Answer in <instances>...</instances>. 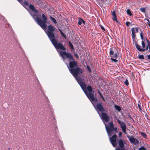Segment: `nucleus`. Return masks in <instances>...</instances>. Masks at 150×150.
<instances>
[{
    "mask_svg": "<svg viewBox=\"0 0 150 150\" xmlns=\"http://www.w3.org/2000/svg\"><path fill=\"white\" fill-rule=\"evenodd\" d=\"M74 55L77 58H79V56L77 54L74 53Z\"/></svg>",
    "mask_w": 150,
    "mask_h": 150,
    "instance_id": "a19ab883",
    "label": "nucleus"
},
{
    "mask_svg": "<svg viewBox=\"0 0 150 150\" xmlns=\"http://www.w3.org/2000/svg\"><path fill=\"white\" fill-rule=\"evenodd\" d=\"M42 20L40 18L36 17L35 21L38 24L43 30L46 29L47 28L46 23H47V18L44 14L42 15Z\"/></svg>",
    "mask_w": 150,
    "mask_h": 150,
    "instance_id": "39448f33",
    "label": "nucleus"
},
{
    "mask_svg": "<svg viewBox=\"0 0 150 150\" xmlns=\"http://www.w3.org/2000/svg\"><path fill=\"white\" fill-rule=\"evenodd\" d=\"M114 106L115 108L118 111L120 112L121 111V108L119 105H115Z\"/></svg>",
    "mask_w": 150,
    "mask_h": 150,
    "instance_id": "412c9836",
    "label": "nucleus"
},
{
    "mask_svg": "<svg viewBox=\"0 0 150 150\" xmlns=\"http://www.w3.org/2000/svg\"><path fill=\"white\" fill-rule=\"evenodd\" d=\"M130 24V23L129 22L127 21L126 22V24L127 26H129Z\"/></svg>",
    "mask_w": 150,
    "mask_h": 150,
    "instance_id": "4c0bfd02",
    "label": "nucleus"
},
{
    "mask_svg": "<svg viewBox=\"0 0 150 150\" xmlns=\"http://www.w3.org/2000/svg\"><path fill=\"white\" fill-rule=\"evenodd\" d=\"M122 133L121 132H119V136L120 137H122Z\"/></svg>",
    "mask_w": 150,
    "mask_h": 150,
    "instance_id": "37998d69",
    "label": "nucleus"
},
{
    "mask_svg": "<svg viewBox=\"0 0 150 150\" xmlns=\"http://www.w3.org/2000/svg\"><path fill=\"white\" fill-rule=\"evenodd\" d=\"M114 18H113V20L114 21H115V20L117 19L116 16L115 17H114Z\"/></svg>",
    "mask_w": 150,
    "mask_h": 150,
    "instance_id": "4d7b16f0",
    "label": "nucleus"
},
{
    "mask_svg": "<svg viewBox=\"0 0 150 150\" xmlns=\"http://www.w3.org/2000/svg\"><path fill=\"white\" fill-rule=\"evenodd\" d=\"M33 1L36 4H37L38 3L37 0H34Z\"/></svg>",
    "mask_w": 150,
    "mask_h": 150,
    "instance_id": "864d4df0",
    "label": "nucleus"
},
{
    "mask_svg": "<svg viewBox=\"0 0 150 150\" xmlns=\"http://www.w3.org/2000/svg\"><path fill=\"white\" fill-rule=\"evenodd\" d=\"M139 9L140 10H141V8H139Z\"/></svg>",
    "mask_w": 150,
    "mask_h": 150,
    "instance_id": "774afa93",
    "label": "nucleus"
},
{
    "mask_svg": "<svg viewBox=\"0 0 150 150\" xmlns=\"http://www.w3.org/2000/svg\"><path fill=\"white\" fill-rule=\"evenodd\" d=\"M141 135L144 138H147V135L144 133L141 132Z\"/></svg>",
    "mask_w": 150,
    "mask_h": 150,
    "instance_id": "cd10ccee",
    "label": "nucleus"
},
{
    "mask_svg": "<svg viewBox=\"0 0 150 150\" xmlns=\"http://www.w3.org/2000/svg\"><path fill=\"white\" fill-rule=\"evenodd\" d=\"M127 137L129 139L130 142L131 143H133L134 145H137L139 144L138 141L136 138L134 137L133 136H129L128 135H127Z\"/></svg>",
    "mask_w": 150,
    "mask_h": 150,
    "instance_id": "ddd939ff",
    "label": "nucleus"
},
{
    "mask_svg": "<svg viewBox=\"0 0 150 150\" xmlns=\"http://www.w3.org/2000/svg\"><path fill=\"white\" fill-rule=\"evenodd\" d=\"M60 33L61 35L62 36H63L64 34V33L62 32H62H60Z\"/></svg>",
    "mask_w": 150,
    "mask_h": 150,
    "instance_id": "6e6d98bb",
    "label": "nucleus"
},
{
    "mask_svg": "<svg viewBox=\"0 0 150 150\" xmlns=\"http://www.w3.org/2000/svg\"><path fill=\"white\" fill-rule=\"evenodd\" d=\"M126 12L127 14L128 15L130 16H132V15L131 11L129 9H127Z\"/></svg>",
    "mask_w": 150,
    "mask_h": 150,
    "instance_id": "393cba45",
    "label": "nucleus"
},
{
    "mask_svg": "<svg viewBox=\"0 0 150 150\" xmlns=\"http://www.w3.org/2000/svg\"><path fill=\"white\" fill-rule=\"evenodd\" d=\"M144 59V57L143 55H141V59Z\"/></svg>",
    "mask_w": 150,
    "mask_h": 150,
    "instance_id": "5fc2aeb1",
    "label": "nucleus"
},
{
    "mask_svg": "<svg viewBox=\"0 0 150 150\" xmlns=\"http://www.w3.org/2000/svg\"><path fill=\"white\" fill-rule=\"evenodd\" d=\"M133 41V44L134 45H135V43H137V42L136 41L135 39H134V40H132Z\"/></svg>",
    "mask_w": 150,
    "mask_h": 150,
    "instance_id": "ea45409f",
    "label": "nucleus"
},
{
    "mask_svg": "<svg viewBox=\"0 0 150 150\" xmlns=\"http://www.w3.org/2000/svg\"><path fill=\"white\" fill-rule=\"evenodd\" d=\"M86 67H87V68L88 69V71L89 72H91V69L90 68V67L88 65H87Z\"/></svg>",
    "mask_w": 150,
    "mask_h": 150,
    "instance_id": "72a5a7b5",
    "label": "nucleus"
},
{
    "mask_svg": "<svg viewBox=\"0 0 150 150\" xmlns=\"http://www.w3.org/2000/svg\"><path fill=\"white\" fill-rule=\"evenodd\" d=\"M62 36L64 37V38H65V40L67 39V37L65 35H64V34Z\"/></svg>",
    "mask_w": 150,
    "mask_h": 150,
    "instance_id": "49530a36",
    "label": "nucleus"
},
{
    "mask_svg": "<svg viewBox=\"0 0 150 150\" xmlns=\"http://www.w3.org/2000/svg\"><path fill=\"white\" fill-rule=\"evenodd\" d=\"M100 117L103 122H107L110 120L109 115L106 112H102Z\"/></svg>",
    "mask_w": 150,
    "mask_h": 150,
    "instance_id": "f8f14e48",
    "label": "nucleus"
},
{
    "mask_svg": "<svg viewBox=\"0 0 150 150\" xmlns=\"http://www.w3.org/2000/svg\"><path fill=\"white\" fill-rule=\"evenodd\" d=\"M116 50H117L116 48L115 47H113L110 49L109 54L111 57H112V55H113L114 52H115Z\"/></svg>",
    "mask_w": 150,
    "mask_h": 150,
    "instance_id": "2eb2a0df",
    "label": "nucleus"
},
{
    "mask_svg": "<svg viewBox=\"0 0 150 150\" xmlns=\"http://www.w3.org/2000/svg\"><path fill=\"white\" fill-rule=\"evenodd\" d=\"M76 81L88 98L90 94H93L92 93L93 89L92 87L90 85H88L86 87L85 83L82 81L81 78H78Z\"/></svg>",
    "mask_w": 150,
    "mask_h": 150,
    "instance_id": "20e7f679",
    "label": "nucleus"
},
{
    "mask_svg": "<svg viewBox=\"0 0 150 150\" xmlns=\"http://www.w3.org/2000/svg\"><path fill=\"white\" fill-rule=\"evenodd\" d=\"M124 83L127 86L129 85V82L127 79H126L125 81L124 82Z\"/></svg>",
    "mask_w": 150,
    "mask_h": 150,
    "instance_id": "c756f323",
    "label": "nucleus"
},
{
    "mask_svg": "<svg viewBox=\"0 0 150 150\" xmlns=\"http://www.w3.org/2000/svg\"><path fill=\"white\" fill-rule=\"evenodd\" d=\"M55 31V28L52 25H50L48 26V30L46 33L50 41L55 39L54 33Z\"/></svg>",
    "mask_w": 150,
    "mask_h": 150,
    "instance_id": "423d86ee",
    "label": "nucleus"
},
{
    "mask_svg": "<svg viewBox=\"0 0 150 150\" xmlns=\"http://www.w3.org/2000/svg\"><path fill=\"white\" fill-rule=\"evenodd\" d=\"M141 150H147V149L143 146H141Z\"/></svg>",
    "mask_w": 150,
    "mask_h": 150,
    "instance_id": "79ce46f5",
    "label": "nucleus"
},
{
    "mask_svg": "<svg viewBox=\"0 0 150 150\" xmlns=\"http://www.w3.org/2000/svg\"><path fill=\"white\" fill-rule=\"evenodd\" d=\"M138 53H139V55L138 56V58L139 59H141V54H140L139 53V52H138Z\"/></svg>",
    "mask_w": 150,
    "mask_h": 150,
    "instance_id": "3c124183",
    "label": "nucleus"
},
{
    "mask_svg": "<svg viewBox=\"0 0 150 150\" xmlns=\"http://www.w3.org/2000/svg\"><path fill=\"white\" fill-rule=\"evenodd\" d=\"M141 39L142 40V48H141V52H144L145 50H147L148 49V47L147 45L145 46V42L146 41L147 42V41L149 40L146 38L143 37V35L141 33Z\"/></svg>",
    "mask_w": 150,
    "mask_h": 150,
    "instance_id": "9d476101",
    "label": "nucleus"
},
{
    "mask_svg": "<svg viewBox=\"0 0 150 150\" xmlns=\"http://www.w3.org/2000/svg\"><path fill=\"white\" fill-rule=\"evenodd\" d=\"M128 116L129 118H130V119H131L132 118L131 116L130 115H128Z\"/></svg>",
    "mask_w": 150,
    "mask_h": 150,
    "instance_id": "13d9d810",
    "label": "nucleus"
},
{
    "mask_svg": "<svg viewBox=\"0 0 150 150\" xmlns=\"http://www.w3.org/2000/svg\"><path fill=\"white\" fill-rule=\"evenodd\" d=\"M114 131L116 132H117V128L116 127H114L113 128V132Z\"/></svg>",
    "mask_w": 150,
    "mask_h": 150,
    "instance_id": "c9c22d12",
    "label": "nucleus"
},
{
    "mask_svg": "<svg viewBox=\"0 0 150 150\" xmlns=\"http://www.w3.org/2000/svg\"><path fill=\"white\" fill-rule=\"evenodd\" d=\"M132 30V40L135 39L136 35L135 34V29L133 27L131 28Z\"/></svg>",
    "mask_w": 150,
    "mask_h": 150,
    "instance_id": "a211bd4d",
    "label": "nucleus"
},
{
    "mask_svg": "<svg viewBox=\"0 0 150 150\" xmlns=\"http://www.w3.org/2000/svg\"><path fill=\"white\" fill-rule=\"evenodd\" d=\"M134 150H136L135 149V148H134Z\"/></svg>",
    "mask_w": 150,
    "mask_h": 150,
    "instance_id": "69168bd1",
    "label": "nucleus"
},
{
    "mask_svg": "<svg viewBox=\"0 0 150 150\" xmlns=\"http://www.w3.org/2000/svg\"><path fill=\"white\" fill-rule=\"evenodd\" d=\"M149 26L150 27V24H149Z\"/></svg>",
    "mask_w": 150,
    "mask_h": 150,
    "instance_id": "338daca9",
    "label": "nucleus"
},
{
    "mask_svg": "<svg viewBox=\"0 0 150 150\" xmlns=\"http://www.w3.org/2000/svg\"><path fill=\"white\" fill-rule=\"evenodd\" d=\"M115 53L114 54L112 55V57L116 58H117V55L118 54V52L117 50H116V51Z\"/></svg>",
    "mask_w": 150,
    "mask_h": 150,
    "instance_id": "5701e85b",
    "label": "nucleus"
},
{
    "mask_svg": "<svg viewBox=\"0 0 150 150\" xmlns=\"http://www.w3.org/2000/svg\"><path fill=\"white\" fill-rule=\"evenodd\" d=\"M148 47H149V51L150 52V42L149 40L147 41Z\"/></svg>",
    "mask_w": 150,
    "mask_h": 150,
    "instance_id": "473e14b6",
    "label": "nucleus"
},
{
    "mask_svg": "<svg viewBox=\"0 0 150 150\" xmlns=\"http://www.w3.org/2000/svg\"><path fill=\"white\" fill-rule=\"evenodd\" d=\"M110 59L112 61H113L115 62H117L118 61V60L117 59L113 58L112 57H111Z\"/></svg>",
    "mask_w": 150,
    "mask_h": 150,
    "instance_id": "2f4dec72",
    "label": "nucleus"
},
{
    "mask_svg": "<svg viewBox=\"0 0 150 150\" xmlns=\"http://www.w3.org/2000/svg\"><path fill=\"white\" fill-rule=\"evenodd\" d=\"M109 139L110 143L113 147H115L117 145V135L115 134H113L111 137L109 136Z\"/></svg>",
    "mask_w": 150,
    "mask_h": 150,
    "instance_id": "9b49d317",
    "label": "nucleus"
},
{
    "mask_svg": "<svg viewBox=\"0 0 150 150\" xmlns=\"http://www.w3.org/2000/svg\"><path fill=\"white\" fill-rule=\"evenodd\" d=\"M147 57V59L150 60V54L148 55Z\"/></svg>",
    "mask_w": 150,
    "mask_h": 150,
    "instance_id": "603ef678",
    "label": "nucleus"
},
{
    "mask_svg": "<svg viewBox=\"0 0 150 150\" xmlns=\"http://www.w3.org/2000/svg\"><path fill=\"white\" fill-rule=\"evenodd\" d=\"M65 57V59H62L67 65L70 72L77 80V79L81 78L78 74L82 73V69L78 67L77 62L74 59L71 54H67Z\"/></svg>",
    "mask_w": 150,
    "mask_h": 150,
    "instance_id": "f257e3e1",
    "label": "nucleus"
},
{
    "mask_svg": "<svg viewBox=\"0 0 150 150\" xmlns=\"http://www.w3.org/2000/svg\"><path fill=\"white\" fill-rule=\"evenodd\" d=\"M135 46L137 49L139 51H141V47L139 45L138 43H135Z\"/></svg>",
    "mask_w": 150,
    "mask_h": 150,
    "instance_id": "4be33fe9",
    "label": "nucleus"
},
{
    "mask_svg": "<svg viewBox=\"0 0 150 150\" xmlns=\"http://www.w3.org/2000/svg\"><path fill=\"white\" fill-rule=\"evenodd\" d=\"M146 9L145 8H141V11L145 13Z\"/></svg>",
    "mask_w": 150,
    "mask_h": 150,
    "instance_id": "f704fd0d",
    "label": "nucleus"
},
{
    "mask_svg": "<svg viewBox=\"0 0 150 150\" xmlns=\"http://www.w3.org/2000/svg\"><path fill=\"white\" fill-rule=\"evenodd\" d=\"M116 21V22H117V23H118V21L117 20V19L116 20H115V21Z\"/></svg>",
    "mask_w": 150,
    "mask_h": 150,
    "instance_id": "680f3d73",
    "label": "nucleus"
},
{
    "mask_svg": "<svg viewBox=\"0 0 150 150\" xmlns=\"http://www.w3.org/2000/svg\"><path fill=\"white\" fill-rule=\"evenodd\" d=\"M135 33L136 32H137L138 30V29L137 28H136L135 29Z\"/></svg>",
    "mask_w": 150,
    "mask_h": 150,
    "instance_id": "de8ad7c7",
    "label": "nucleus"
},
{
    "mask_svg": "<svg viewBox=\"0 0 150 150\" xmlns=\"http://www.w3.org/2000/svg\"><path fill=\"white\" fill-rule=\"evenodd\" d=\"M88 98L90 100L93 105V103H96L98 101L97 98L94 97L93 94H90V96H88Z\"/></svg>",
    "mask_w": 150,
    "mask_h": 150,
    "instance_id": "4468645a",
    "label": "nucleus"
},
{
    "mask_svg": "<svg viewBox=\"0 0 150 150\" xmlns=\"http://www.w3.org/2000/svg\"><path fill=\"white\" fill-rule=\"evenodd\" d=\"M51 42L58 52H59V50H62L59 52V55L62 58V59H65L67 54H71L70 53L66 52V48L63 44L61 42H58L55 39Z\"/></svg>",
    "mask_w": 150,
    "mask_h": 150,
    "instance_id": "7ed1b4c3",
    "label": "nucleus"
},
{
    "mask_svg": "<svg viewBox=\"0 0 150 150\" xmlns=\"http://www.w3.org/2000/svg\"><path fill=\"white\" fill-rule=\"evenodd\" d=\"M119 146L115 149L116 150H127L128 146L125 141L122 139H119L118 142Z\"/></svg>",
    "mask_w": 150,
    "mask_h": 150,
    "instance_id": "0eeeda50",
    "label": "nucleus"
},
{
    "mask_svg": "<svg viewBox=\"0 0 150 150\" xmlns=\"http://www.w3.org/2000/svg\"><path fill=\"white\" fill-rule=\"evenodd\" d=\"M79 20L78 24L79 25H81L82 24L84 25L86 23V22L82 18H78Z\"/></svg>",
    "mask_w": 150,
    "mask_h": 150,
    "instance_id": "dca6fc26",
    "label": "nucleus"
},
{
    "mask_svg": "<svg viewBox=\"0 0 150 150\" xmlns=\"http://www.w3.org/2000/svg\"><path fill=\"white\" fill-rule=\"evenodd\" d=\"M112 16H113L114 17H115L116 16V15L115 11V10L113 11L112 13Z\"/></svg>",
    "mask_w": 150,
    "mask_h": 150,
    "instance_id": "7c9ffc66",
    "label": "nucleus"
},
{
    "mask_svg": "<svg viewBox=\"0 0 150 150\" xmlns=\"http://www.w3.org/2000/svg\"><path fill=\"white\" fill-rule=\"evenodd\" d=\"M142 114L143 115V117H144V116H145L147 119L148 120L149 118V117H148L147 114L143 110H142V109H141V115ZM141 116H142V115Z\"/></svg>",
    "mask_w": 150,
    "mask_h": 150,
    "instance_id": "aec40b11",
    "label": "nucleus"
},
{
    "mask_svg": "<svg viewBox=\"0 0 150 150\" xmlns=\"http://www.w3.org/2000/svg\"><path fill=\"white\" fill-rule=\"evenodd\" d=\"M46 100H47V103L48 104H49V100L48 99V98L47 97H46Z\"/></svg>",
    "mask_w": 150,
    "mask_h": 150,
    "instance_id": "09e8293b",
    "label": "nucleus"
},
{
    "mask_svg": "<svg viewBox=\"0 0 150 150\" xmlns=\"http://www.w3.org/2000/svg\"><path fill=\"white\" fill-rule=\"evenodd\" d=\"M50 20L54 23L55 25L57 26V25H58V24L57 23L56 20L51 16H50Z\"/></svg>",
    "mask_w": 150,
    "mask_h": 150,
    "instance_id": "6ab92c4d",
    "label": "nucleus"
},
{
    "mask_svg": "<svg viewBox=\"0 0 150 150\" xmlns=\"http://www.w3.org/2000/svg\"><path fill=\"white\" fill-rule=\"evenodd\" d=\"M93 105L100 116V115L99 112H101L102 113L105 111V109L103 107L102 103H97V104L96 103H93Z\"/></svg>",
    "mask_w": 150,
    "mask_h": 150,
    "instance_id": "6e6552de",
    "label": "nucleus"
},
{
    "mask_svg": "<svg viewBox=\"0 0 150 150\" xmlns=\"http://www.w3.org/2000/svg\"><path fill=\"white\" fill-rule=\"evenodd\" d=\"M8 26L9 29H10L11 32V33L12 34V32H13L12 30V29H11V25L9 23L8 24Z\"/></svg>",
    "mask_w": 150,
    "mask_h": 150,
    "instance_id": "e433bc0d",
    "label": "nucleus"
},
{
    "mask_svg": "<svg viewBox=\"0 0 150 150\" xmlns=\"http://www.w3.org/2000/svg\"><path fill=\"white\" fill-rule=\"evenodd\" d=\"M58 30L60 32H61L62 31V30L61 29H60L59 28L58 29Z\"/></svg>",
    "mask_w": 150,
    "mask_h": 150,
    "instance_id": "052dcab7",
    "label": "nucleus"
},
{
    "mask_svg": "<svg viewBox=\"0 0 150 150\" xmlns=\"http://www.w3.org/2000/svg\"><path fill=\"white\" fill-rule=\"evenodd\" d=\"M138 105L139 110L140 111H141V105L139 104V103H138Z\"/></svg>",
    "mask_w": 150,
    "mask_h": 150,
    "instance_id": "c03bdc74",
    "label": "nucleus"
},
{
    "mask_svg": "<svg viewBox=\"0 0 150 150\" xmlns=\"http://www.w3.org/2000/svg\"><path fill=\"white\" fill-rule=\"evenodd\" d=\"M98 93L100 95V97L102 98V99L103 100L104 102H105V99L104 98V97H103V95L102 94V93H101L100 92V91L99 90H98Z\"/></svg>",
    "mask_w": 150,
    "mask_h": 150,
    "instance_id": "a878e982",
    "label": "nucleus"
},
{
    "mask_svg": "<svg viewBox=\"0 0 150 150\" xmlns=\"http://www.w3.org/2000/svg\"><path fill=\"white\" fill-rule=\"evenodd\" d=\"M120 93H122V92H121V91H119V93H120V94H121V93H120Z\"/></svg>",
    "mask_w": 150,
    "mask_h": 150,
    "instance_id": "0e129e2a",
    "label": "nucleus"
},
{
    "mask_svg": "<svg viewBox=\"0 0 150 150\" xmlns=\"http://www.w3.org/2000/svg\"><path fill=\"white\" fill-rule=\"evenodd\" d=\"M57 130H58V129L57 127V126H56L55 127V133L53 135L54 137H57Z\"/></svg>",
    "mask_w": 150,
    "mask_h": 150,
    "instance_id": "b1692460",
    "label": "nucleus"
},
{
    "mask_svg": "<svg viewBox=\"0 0 150 150\" xmlns=\"http://www.w3.org/2000/svg\"><path fill=\"white\" fill-rule=\"evenodd\" d=\"M105 126L107 133L109 136H111L113 134V128L114 125L112 122L111 121L109 123V125H107V124H105Z\"/></svg>",
    "mask_w": 150,
    "mask_h": 150,
    "instance_id": "1a4fd4ad",
    "label": "nucleus"
},
{
    "mask_svg": "<svg viewBox=\"0 0 150 150\" xmlns=\"http://www.w3.org/2000/svg\"><path fill=\"white\" fill-rule=\"evenodd\" d=\"M114 116L115 118V119L118 122V123H120L121 122V121L120 120H119V119L117 117V116L115 115H114Z\"/></svg>",
    "mask_w": 150,
    "mask_h": 150,
    "instance_id": "c85d7f7f",
    "label": "nucleus"
},
{
    "mask_svg": "<svg viewBox=\"0 0 150 150\" xmlns=\"http://www.w3.org/2000/svg\"><path fill=\"white\" fill-rule=\"evenodd\" d=\"M119 124L122 130L123 129H126V125L123 122H121Z\"/></svg>",
    "mask_w": 150,
    "mask_h": 150,
    "instance_id": "f3484780",
    "label": "nucleus"
},
{
    "mask_svg": "<svg viewBox=\"0 0 150 150\" xmlns=\"http://www.w3.org/2000/svg\"><path fill=\"white\" fill-rule=\"evenodd\" d=\"M61 150H64V148L63 147L62 144H61Z\"/></svg>",
    "mask_w": 150,
    "mask_h": 150,
    "instance_id": "8fccbe9b",
    "label": "nucleus"
},
{
    "mask_svg": "<svg viewBox=\"0 0 150 150\" xmlns=\"http://www.w3.org/2000/svg\"><path fill=\"white\" fill-rule=\"evenodd\" d=\"M69 45L70 47L73 50H74L73 45L70 41L69 42Z\"/></svg>",
    "mask_w": 150,
    "mask_h": 150,
    "instance_id": "bb28decb",
    "label": "nucleus"
},
{
    "mask_svg": "<svg viewBox=\"0 0 150 150\" xmlns=\"http://www.w3.org/2000/svg\"><path fill=\"white\" fill-rule=\"evenodd\" d=\"M100 27L101 28L102 30H103L104 31H105V29L104 27L103 26H102L101 25H100Z\"/></svg>",
    "mask_w": 150,
    "mask_h": 150,
    "instance_id": "58836bf2",
    "label": "nucleus"
},
{
    "mask_svg": "<svg viewBox=\"0 0 150 150\" xmlns=\"http://www.w3.org/2000/svg\"><path fill=\"white\" fill-rule=\"evenodd\" d=\"M138 150H141V147L139 148Z\"/></svg>",
    "mask_w": 150,
    "mask_h": 150,
    "instance_id": "e2e57ef3",
    "label": "nucleus"
},
{
    "mask_svg": "<svg viewBox=\"0 0 150 150\" xmlns=\"http://www.w3.org/2000/svg\"><path fill=\"white\" fill-rule=\"evenodd\" d=\"M17 1L28 11L33 18L37 16L38 11L36 9L33 5L30 4L27 0H17Z\"/></svg>",
    "mask_w": 150,
    "mask_h": 150,
    "instance_id": "f03ea898",
    "label": "nucleus"
},
{
    "mask_svg": "<svg viewBox=\"0 0 150 150\" xmlns=\"http://www.w3.org/2000/svg\"><path fill=\"white\" fill-rule=\"evenodd\" d=\"M136 63L137 64H139V62H138V61H137V62H136Z\"/></svg>",
    "mask_w": 150,
    "mask_h": 150,
    "instance_id": "bf43d9fd",
    "label": "nucleus"
},
{
    "mask_svg": "<svg viewBox=\"0 0 150 150\" xmlns=\"http://www.w3.org/2000/svg\"><path fill=\"white\" fill-rule=\"evenodd\" d=\"M126 129L122 130V131L125 134H127V132H126Z\"/></svg>",
    "mask_w": 150,
    "mask_h": 150,
    "instance_id": "a18cd8bd",
    "label": "nucleus"
}]
</instances>
